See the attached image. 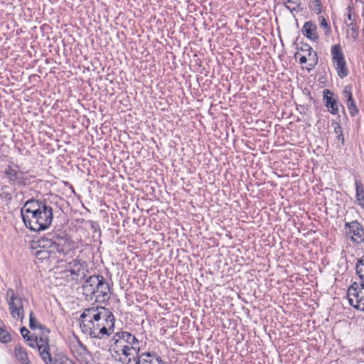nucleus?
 Here are the masks:
<instances>
[{"label":"nucleus","mask_w":364,"mask_h":364,"mask_svg":"<svg viewBox=\"0 0 364 364\" xmlns=\"http://www.w3.org/2000/svg\"><path fill=\"white\" fill-rule=\"evenodd\" d=\"M14 356L21 364H30L28 354L25 348L20 345H16L14 347Z\"/></svg>","instance_id":"nucleus-16"},{"label":"nucleus","mask_w":364,"mask_h":364,"mask_svg":"<svg viewBox=\"0 0 364 364\" xmlns=\"http://www.w3.org/2000/svg\"><path fill=\"white\" fill-rule=\"evenodd\" d=\"M341 139H342V143L343 144V142H344V138H341Z\"/></svg>","instance_id":"nucleus-34"},{"label":"nucleus","mask_w":364,"mask_h":364,"mask_svg":"<svg viewBox=\"0 0 364 364\" xmlns=\"http://www.w3.org/2000/svg\"><path fill=\"white\" fill-rule=\"evenodd\" d=\"M319 21H320V26L325 30V32L326 33H328L330 31V28H329L326 19L324 18V17L320 16Z\"/></svg>","instance_id":"nucleus-28"},{"label":"nucleus","mask_w":364,"mask_h":364,"mask_svg":"<svg viewBox=\"0 0 364 364\" xmlns=\"http://www.w3.org/2000/svg\"><path fill=\"white\" fill-rule=\"evenodd\" d=\"M82 289L87 301L104 302L109 298V287L102 276H89L83 283Z\"/></svg>","instance_id":"nucleus-4"},{"label":"nucleus","mask_w":364,"mask_h":364,"mask_svg":"<svg viewBox=\"0 0 364 364\" xmlns=\"http://www.w3.org/2000/svg\"><path fill=\"white\" fill-rule=\"evenodd\" d=\"M304 53L297 52L295 54L296 59H299L301 64L308 63L309 68V70L315 67L318 63V57L316 53L311 47H307L306 49H302Z\"/></svg>","instance_id":"nucleus-11"},{"label":"nucleus","mask_w":364,"mask_h":364,"mask_svg":"<svg viewBox=\"0 0 364 364\" xmlns=\"http://www.w3.org/2000/svg\"><path fill=\"white\" fill-rule=\"evenodd\" d=\"M67 272H70L72 279L80 281L89 274L87 262L80 259H73L67 266Z\"/></svg>","instance_id":"nucleus-8"},{"label":"nucleus","mask_w":364,"mask_h":364,"mask_svg":"<svg viewBox=\"0 0 364 364\" xmlns=\"http://www.w3.org/2000/svg\"><path fill=\"white\" fill-rule=\"evenodd\" d=\"M302 32L307 38L311 40H316L318 35L316 33V26L311 22H306L303 26Z\"/></svg>","instance_id":"nucleus-18"},{"label":"nucleus","mask_w":364,"mask_h":364,"mask_svg":"<svg viewBox=\"0 0 364 364\" xmlns=\"http://www.w3.org/2000/svg\"><path fill=\"white\" fill-rule=\"evenodd\" d=\"M111 346L116 353L115 358L124 364H129L138 358L140 346L136 338L127 331L117 333L112 338Z\"/></svg>","instance_id":"nucleus-3"},{"label":"nucleus","mask_w":364,"mask_h":364,"mask_svg":"<svg viewBox=\"0 0 364 364\" xmlns=\"http://www.w3.org/2000/svg\"><path fill=\"white\" fill-rule=\"evenodd\" d=\"M70 348L77 358L85 356L87 353L86 348L78 340H75L71 343Z\"/></svg>","instance_id":"nucleus-17"},{"label":"nucleus","mask_w":364,"mask_h":364,"mask_svg":"<svg viewBox=\"0 0 364 364\" xmlns=\"http://www.w3.org/2000/svg\"><path fill=\"white\" fill-rule=\"evenodd\" d=\"M11 336L10 333L5 328H0V341L2 343H8L11 341Z\"/></svg>","instance_id":"nucleus-26"},{"label":"nucleus","mask_w":364,"mask_h":364,"mask_svg":"<svg viewBox=\"0 0 364 364\" xmlns=\"http://www.w3.org/2000/svg\"><path fill=\"white\" fill-rule=\"evenodd\" d=\"M33 254L38 259H46L50 258L51 257H55L56 253H51L49 251L46 250H41L39 249L33 250Z\"/></svg>","instance_id":"nucleus-22"},{"label":"nucleus","mask_w":364,"mask_h":364,"mask_svg":"<svg viewBox=\"0 0 364 364\" xmlns=\"http://www.w3.org/2000/svg\"><path fill=\"white\" fill-rule=\"evenodd\" d=\"M50 332V331L48 328H43V334L46 333L47 334Z\"/></svg>","instance_id":"nucleus-32"},{"label":"nucleus","mask_w":364,"mask_h":364,"mask_svg":"<svg viewBox=\"0 0 364 364\" xmlns=\"http://www.w3.org/2000/svg\"><path fill=\"white\" fill-rule=\"evenodd\" d=\"M4 173L11 184L25 185L26 178L24 174L18 170V167L13 168L9 166L4 171Z\"/></svg>","instance_id":"nucleus-12"},{"label":"nucleus","mask_w":364,"mask_h":364,"mask_svg":"<svg viewBox=\"0 0 364 364\" xmlns=\"http://www.w3.org/2000/svg\"><path fill=\"white\" fill-rule=\"evenodd\" d=\"M356 200L359 205L364 208V188L361 181H355Z\"/></svg>","instance_id":"nucleus-20"},{"label":"nucleus","mask_w":364,"mask_h":364,"mask_svg":"<svg viewBox=\"0 0 364 364\" xmlns=\"http://www.w3.org/2000/svg\"><path fill=\"white\" fill-rule=\"evenodd\" d=\"M21 336L28 340H30L29 337H28V335L29 333V331L26 327H22L20 330Z\"/></svg>","instance_id":"nucleus-31"},{"label":"nucleus","mask_w":364,"mask_h":364,"mask_svg":"<svg viewBox=\"0 0 364 364\" xmlns=\"http://www.w3.org/2000/svg\"><path fill=\"white\" fill-rule=\"evenodd\" d=\"M23 221L33 231L47 229L53 221V209L45 203L36 200H28L21 210Z\"/></svg>","instance_id":"nucleus-2"},{"label":"nucleus","mask_w":364,"mask_h":364,"mask_svg":"<svg viewBox=\"0 0 364 364\" xmlns=\"http://www.w3.org/2000/svg\"><path fill=\"white\" fill-rule=\"evenodd\" d=\"M310 6L316 14H319L321 12L320 0H311Z\"/></svg>","instance_id":"nucleus-27"},{"label":"nucleus","mask_w":364,"mask_h":364,"mask_svg":"<svg viewBox=\"0 0 364 364\" xmlns=\"http://www.w3.org/2000/svg\"><path fill=\"white\" fill-rule=\"evenodd\" d=\"M333 67L335 68L338 75L341 78H344L348 75V70L345 60L341 62H339V63H337L334 64Z\"/></svg>","instance_id":"nucleus-21"},{"label":"nucleus","mask_w":364,"mask_h":364,"mask_svg":"<svg viewBox=\"0 0 364 364\" xmlns=\"http://www.w3.org/2000/svg\"><path fill=\"white\" fill-rule=\"evenodd\" d=\"M29 327L33 330L36 329L38 328H43V327L38 323L37 319L34 317L33 311H31L29 314Z\"/></svg>","instance_id":"nucleus-25"},{"label":"nucleus","mask_w":364,"mask_h":364,"mask_svg":"<svg viewBox=\"0 0 364 364\" xmlns=\"http://www.w3.org/2000/svg\"><path fill=\"white\" fill-rule=\"evenodd\" d=\"M284 5L290 11H297L301 5V0H281Z\"/></svg>","instance_id":"nucleus-23"},{"label":"nucleus","mask_w":364,"mask_h":364,"mask_svg":"<svg viewBox=\"0 0 364 364\" xmlns=\"http://www.w3.org/2000/svg\"><path fill=\"white\" fill-rule=\"evenodd\" d=\"M333 65L345 60L343 53L339 45H333L331 48Z\"/></svg>","instance_id":"nucleus-19"},{"label":"nucleus","mask_w":364,"mask_h":364,"mask_svg":"<svg viewBox=\"0 0 364 364\" xmlns=\"http://www.w3.org/2000/svg\"><path fill=\"white\" fill-rule=\"evenodd\" d=\"M342 97L343 99L346 101V106L348 109L350 114L351 116L355 115L358 110L353 100L350 87L346 86L344 87L342 92Z\"/></svg>","instance_id":"nucleus-14"},{"label":"nucleus","mask_w":364,"mask_h":364,"mask_svg":"<svg viewBox=\"0 0 364 364\" xmlns=\"http://www.w3.org/2000/svg\"><path fill=\"white\" fill-rule=\"evenodd\" d=\"M6 301L11 316L23 323L25 317L23 299L15 293L13 289L9 288L6 293Z\"/></svg>","instance_id":"nucleus-5"},{"label":"nucleus","mask_w":364,"mask_h":364,"mask_svg":"<svg viewBox=\"0 0 364 364\" xmlns=\"http://www.w3.org/2000/svg\"><path fill=\"white\" fill-rule=\"evenodd\" d=\"M344 229L346 237L353 242L360 244L364 241V230L358 221L346 223Z\"/></svg>","instance_id":"nucleus-10"},{"label":"nucleus","mask_w":364,"mask_h":364,"mask_svg":"<svg viewBox=\"0 0 364 364\" xmlns=\"http://www.w3.org/2000/svg\"><path fill=\"white\" fill-rule=\"evenodd\" d=\"M347 296L354 308L364 311V283L354 282L348 289Z\"/></svg>","instance_id":"nucleus-6"},{"label":"nucleus","mask_w":364,"mask_h":364,"mask_svg":"<svg viewBox=\"0 0 364 364\" xmlns=\"http://www.w3.org/2000/svg\"><path fill=\"white\" fill-rule=\"evenodd\" d=\"M356 273L360 279V282L364 283V255L356 264Z\"/></svg>","instance_id":"nucleus-24"},{"label":"nucleus","mask_w":364,"mask_h":364,"mask_svg":"<svg viewBox=\"0 0 364 364\" xmlns=\"http://www.w3.org/2000/svg\"><path fill=\"white\" fill-rule=\"evenodd\" d=\"M347 19L345 20V23L347 26L352 25V17H351V9L350 8H348V12H347Z\"/></svg>","instance_id":"nucleus-29"},{"label":"nucleus","mask_w":364,"mask_h":364,"mask_svg":"<svg viewBox=\"0 0 364 364\" xmlns=\"http://www.w3.org/2000/svg\"><path fill=\"white\" fill-rule=\"evenodd\" d=\"M53 364H73V363L67 358H63L56 361L55 363H53Z\"/></svg>","instance_id":"nucleus-30"},{"label":"nucleus","mask_w":364,"mask_h":364,"mask_svg":"<svg viewBox=\"0 0 364 364\" xmlns=\"http://www.w3.org/2000/svg\"><path fill=\"white\" fill-rule=\"evenodd\" d=\"M324 92H326L324 96L326 107L331 114H336L338 112V105L336 100L333 97L330 91L326 90Z\"/></svg>","instance_id":"nucleus-15"},{"label":"nucleus","mask_w":364,"mask_h":364,"mask_svg":"<svg viewBox=\"0 0 364 364\" xmlns=\"http://www.w3.org/2000/svg\"><path fill=\"white\" fill-rule=\"evenodd\" d=\"M39 249L41 250L49 251L51 253H63L64 247L60 241H54L48 237H43L32 244V250Z\"/></svg>","instance_id":"nucleus-7"},{"label":"nucleus","mask_w":364,"mask_h":364,"mask_svg":"<svg viewBox=\"0 0 364 364\" xmlns=\"http://www.w3.org/2000/svg\"><path fill=\"white\" fill-rule=\"evenodd\" d=\"M115 318L112 312L102 306L84 310L80 326L82 331L93 338H101L113 332Z\"/></svg>","instance_id":"nucleus-1"},{"label":"nucleus","mask_w":364,"mask_h":364,"mask_svg":"<svg viewBox=\"0 0 364 364\" xmlns=\"http://www.w3.org/2000/svg\"><path fill=\"white\" fill-rule=\"evenodd\" d=\"M34 343L36 344L39 354L45 364H53V358L50 353L48 337L45 335L39 336L33 343H30L29 346L34 347Z\"/></svg>","instance_id":"nucleus-9"},{"label":"nucleus","mask_w":364,"mask_h":364,"mask_svg":"<svg viewBox=\"0 0 364 364\" xmlns=\"http://www.w3.org/2000/svg\"><path fill=\"white\" fill-rule=\"evenodd\" d=\"M135 364H164L161 357L155 353H142L136 360Z\"/></svg>","instance_id":"nucleus-13"},{"label":"nucleus","mask_w":364,"mask_h":364,"mask_svg":"<svg viewBox=\"0 0 364 364\" xmlns=\"http://www.w3.org/2000/svg\"><path fill=\"white\" fill-rule=\"evenodd\" d=\"M336 127H338V128H340V127L337 124H335V127H334L335 129H336Z\"/></svg>","instance_id":"nucleus-33"}]
</instances>
